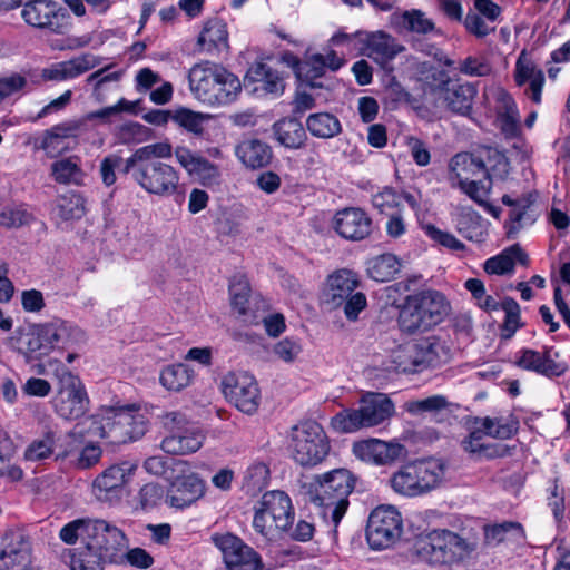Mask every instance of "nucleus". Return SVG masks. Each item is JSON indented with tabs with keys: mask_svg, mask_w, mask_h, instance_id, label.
<instances>
[{
	"mask_svg": "<svg viewBox=\"0 0 570 570\" xmlns=\"http://www.w3.org/2000/svg\"><path fill=\"white\" fill-rule=\"evenodd\" d=\"M515 364L547 377L561 376L568 370L567 363L560 361V354L553 347H544L542 353L534 350H524Z\"/></svg>",
	"mask_w": 570,
	"mask_h": 570,
	"instance_id": "obj_24",
	"label": "nucleus"
},
{
	"mask_svg": "<svg viewBox=\"0 0 570 570\" xmlns=\"http://www.w3.org/2000/svg\"><path fill=\"white\" fill-rule=\"evenodd\" d=\"M148 417L136 405L104 407L76 425V433L106 439L110 444L136 441L148 430Z\"/></svg>",
	"mask_w": 570,
	"mask_h": 570,
	"instance_id": "obj_1",
	"label": "nucleus"
},
{
	"mask_svg": "<svg viewBox=\"0 0 570 570\" xmlns=\"http://www.w3.org/2000/svg\"><path fill=\"white\" fill-rule=\"evenodd\" d=\"M214 544L222 551L229 570H262L259 554L232 533L214 534Z\"/></svg>",
	"mask_w": 570,
	"mask_h": 570,
	"instance_id": "obj_14",
	"label": "nucleus"
},
{
	"mask_svg": "<svg viewBox=\"0 0 570 570\" xmlns=\"http://www.w3.org/2000/svg\"><path fill=\"white\" fill-rule=\"evenodd\" d=\"M134 465L129 462L117 463L105 469L92 483V493L101 502L118 501L122 488L134 472Z\"/></svg>",
	"mask_w": 570,
	"mask_h": 570,
	"instance_id": "obj_16",
	"label": "nucleus"
},
{
	"mask_svg": "<svg viewBox=\"0 0 570 570\" xmlns=\"http://www.w3.org/2000/svg\"><path fill=\"white\" fill-rule=\"evenodd\" d=\"M101 58L92 53H82L70 60L59 61L42 69L41 77L49 81H66L98 67Z\"/></svg>",
	"mask_w": 570,
	"mask_h": 570,
	"instance_id": "obj_27",
	"label": "nucleus"
},
{
	"mask_svg": "<svg viewBox=\"0 0 570 570\" xmlns=\"http://www.w3.org/2000/svg\"><path fill=\"white\" fill-rule=\"evenodd\" d=\"M537 197L535 191L521 195L504 194L501 197V203L508 207L504 223L508 238H514L521 229L535 223L538 218V212L534 208Z\"/></svg>",
	"mask_w": 570,
	"mask_h": 570,
	"instance_id": "obj_15",
	"label": "nucleus"
},
{
	"mask_svg": "<svg viewBox=\"0 0 570 570\" xmlns=\"http://www.w3.org/2000/svg\"><path fill=\"white\" fill-rule=\"evenodd\" d=\"M529 263L528 254L519 244H513L501 250V276L511 275L518 264L527 267Z\"/></svg>",
	"mask_w": 570,
	"mask_h": 570,
	"instance_id": "obj_59",
	"label": "nucleus"
},
{
	"mask_svg": "<svg viewBox=\"0 0 570 570\" xmlns=\"http://www.w3.org/2000/svg\"><path fill=\"white\" fill-rule=\"evenodd\" d=\"M49 352L53 350H69L85 342V333L72 323L53 318L47 323L39 324Z\"/></svg>",
	"mask_w": 570,
	"mask_h": 570,
	"instance_id": "obj_25",
	"label": "nucleus"
},
{
	"mask_svg": "<svg viewBox=\"0 0 570 570\" xmlns=\"http://www.w3.org/2000/svg\"><path fill=\"white\" fill-rule=\"evenodd\" d=\"M499 434V425L489 417L475 419L470 428V433L462 441L465 451L472 453L478 459H492L499 455V448L491 443Z\"/></svg>",
	"mask_w": 570,
	"mask_h": 570,
	"instance_id": "obj_19",
	"label": "nucleus"
},
{
	"mask_svg": "<svg viewBox=\"0 0 570 570\" xmlns=\"http://www.w3.org/2000/svg\"><path fill=\"white\" fill-rule=\"evenodd\" d=\"M53 213L62 220L80 219L85 213V199L75 191L59 196L56 200Z\"/></svg>",
	"mask_w": 570,
	"mask_h": 570,
	"instance_id": "obj_46",
	"label": "nucleus"
},
{
	"mask_svg": "<svg viewBox=\"0 0 570 570\" xmlns=\"http://www.w3.org/2000/svg\"><path fill=\"white\" fill-rule=\"evenodd\" d=\"M219 78L217 80V87H215V105H229L236 101L237 97L242 92V83L237 76L229 72L223 67Z\"/></svg>",
	"mask_w": 570,
	"mask_h": 570,
	"instance_id": "obj_45",
	"label": "nucleus"
},
{
	"mask_svg": "<svg viewBox=\"0 0 570 570\" xmlns=\"http://www.w3.org/2000/svg\"><path fill=\"white\" fill-rule=\"evenodd\" d=\"M365 428L383 423L394 412L392 401L382 393H367L361 400L358 407Z\"/></svg>",
	"mask_w": 570,
	"mask_h": 570,
	"instance_id": "obj_32",
	"label": "nucleus"
},
{
	"mask_svg": "<svg viewBox=\"0 0 570 570\" xmlns=\"http://www.w3.org/2000/svg\"><path fill=\"white\" fill-rule=\"evenodd\" d=\"M333 228L345 239L362 240L371 234L372 218L361 208L346 207L334 215Z\"/></svg>",
	"mask_w": 570,
	"mask_h": 570,
	"instance_id": "obj_21",
	"label": "nucleus"
},
{
	"mask_svg": "<svg viewBox=\"0 0 570 570\" xmlns=\"http://www.w3.org/2000/svg\"><path fill=\"white\" fill-rule=\"evenodd\" d=\"M402 533V518L392 505L375 508L367 521L366 540L374 550L387 549Z\"/></svg>",
	"mask_w": 570,
	"mask_h": 570,
	"instance_id": "obj_11",
	"label": "nucleus"
},
{
	"mask_svg": "<svg viewBox=\"0 0 570 570\" xmlns=\"http://www.w3.org/2000/svg\"><path fill=\"white\" fill-rule=\"evenodd\" d=\"M515 80L519 86L529 85L528 95L533 104L541 102L544 75L533 62L519 58L515 66Z\"/></svg>",
	"mask_w": 570,
	"mask_h": 570,
	"instance_id": "obj_37",
	"label": "nucleus"
},
{
	"mask_svg": "<svg viewBox=\"0 0 570 570\" xmlns=\"http://www.w3.org/2000/svg\"><path fill=\"white\" fill-rule=\"evenodd\" d=\"M96 519L90 518H80L72 520L65 524L60 532L59 538L61 541H63L66 544H75L79 538H81L85 543L87 544L88 539L90 537V532L88 531L89 525L94 523Z\"/></svg>",
	"mask_w": 570,
	"mask_h": 570,
	"instance_id": "obj_56",
	"label": "nucleus"
},
{
	"mask_svg": "<svg viewBox=\"0 0 570 570\" xmlns=\"http://www.w3.org/2000/svg\"><path fill=\"white\" fill-rule=\"evenodd\" d=\"M501 309L504 312V323L501 325V338H511L523 326L520 317V306L511 297L501 298Z\"/></svg>",
	"mask_w": 570,
	"mask_h": 570,
	"instance_id": "obj_53",
	"label": "nucleus"
},
{
	"mask_svg": "<svg viewBox=\"0 0 570 570\" xmlns=\"http://www.w3.org/2000/svg\"><path fill=\"white\" fill-rule=\"evenodd\" d=\"M425 354V351H421V342L404 346L395 356L397 368L405 373H417L431 367L423 362L428 358Z\"/></svg>",
	"mask_w": 570,
	"mask_h": 570,
	"instance_id": "obj_43",
	"label": "nucleus"
},
{
	"mask_svg": "<svg viewBox=\"0 0 570 570\" xmlns=\"http://www.w3.org/2000/svg\"><path fill=\"white\" fill-rule=\"evenodd\" d=\"M210 114L195 112L193 109H176L173 114V121L195 135L203 134L204 126L212 120Z\"/></svg>",
	"mask_w": 570,
	"mask_h": 570,
	"instance_id": "obj_52",
	"label": "nucleus"
},
{
	"mask_svg": "<svg viewBox=\"0 0 570 570\" xmlns=\"http://www.w3.org/2000/svg\"><path fill=\"white\" fill-rule=\"evenodd\" d=\"M79 131L77 124H62L53 126L45 131L40 148L45 150L47 156L55 158L76 145V138Z\"/></svg>",
	"mask_w": 570,
	"mask_h": 570,
	"instance_id": "obj_31",
	"label": "nucleus"
},
{
	"mask_svg": "<svg viewBox=\"0 0 570 570\" xmlns=\"http://www.w3.org/2000/svg\"><path fill=\"white\" fill-rule=\"evenodd\" d=\"M16 542L8 544L0 553V570H9L14 566L26 567L30 563V542L23 534L14 537Z\"/></svg>",
	"mask_w": 570,
	"mask_h": 570,
	"instance_id": "obj_41",
	"label": "nucleus"
},
{
	"mask_svg": "<svg viewBox=\"0 0 570 570\" xmlns=\"http://www.w3.org/2000/svg\"><path fill=\"white\" fill-rule=\"evenodd\" d=\"M46 338L41 331L40 325L33 327V330L26 334L20 340V351L27 356L29 360H40L41 357L48 355L49 348L46 343Z\"/></svg>",
	"mask_w": 570,
	"mask_h": 570,
	"instance_id": "obj_49",
	"label": "nucleus"
},
{
	"mask_svg": "<svg viewBox=\"0 0 570 570\" xmlns=\"http://www.w3.org/2000/svg\"><path fill=\"white\" fill-rule=\"evenodd\" d=\"M401 262L393 254H383L374 257L367 267L368 276L376 282H389L401 271Z\"/></svg>",
	"mask_w": 570,
	"mask_h": 570,
	"instance_id": "obj_44",
	"label": "nucleus"
},
{
	"mask_svg": "<svg viewBox=\"0 0 570 570\" xmlns=\"http://www.w3.org/2000/svg\"><path fill=\"white\" fill-rule=\"evenodd\" d=\"M330 442L322 425L308 420L292 429L291 450L296 463L315 466L324 461L330 452Z\"/></svg>",
	"mask_w": 570,
	"mask_h": 570,
	"instance_id": "obj_7",
	"label": "nucleus"
},
{
	"mask_svg": "<svg viewBox=\"0 0 570 570\" xmlns=\"http://www.w3.org/2000/svg\"><path fill=\"white\" fill-rule=\"evenodd\" d=\"M193 372L185 364L166 366L160 373L161 385L169 391H180L190 384Z\"/></svg>",
	"mask_w": 570,
	"mask_h": 570,
	"instance_id": "obj_47",
	"label": "nucleus"
},
{
	"mask_svg": "<svg viewBox=\"0 0 570 570\" xmlns=\"http://www.w3.org/2000/svg\"><path fill=\"white\" fill-rule=\"evenodd\" d=\"M421 351H425V364L436 367L450 358V347L440 337L431 336L421 341Z\"/></svg>",
	"mask_w": 570,
	"mask_h": 570,
	"instance_id": "obj_54",
	"label": "nucleus"
},
{
	"mask_svg": "<svg viewBox=\"0 0 570 570\" xmlns=\"http://www.w3.org/2000/svg\"><path fill=\"white\" fill-rule=\"evenodd\" d=\"M272 130L275 140L287 149H301L307 140L303 124L294 117L279 119L273 125Z\"/></svg>",
	"mask_w": 570,
	"mask_h": 570,
	"instance_id": "obj_33",
	"label": "nucleus"
},
{
	"mask_svg": "<svg viewBox=\"0 0 570 570\" xmlns=\"http://www.w3.org/2000/svg\"><path fill=\"white\" fill-rule=\"evenodd\" d=\"M121 77L119 71H109V68H102L88 77V82L94 86L95 95L100 101V97L107 90L117 89Z\"/></svg>",
	"mask_w": 570,
	"mask_h": 570,
	"instance_id": "obj_60",
	"label": "nucleus"
},
{
	"mask_svg": "<svg viewBox=\"0 0 570 570\" xmlns=\"http://www.w3.org/2000/svg\"><path fill=\"white\" fill-rule=\"evenodd\" d=\"M504 115L501 114V132L504 135L505 142L509 147L501 150V167H512V165L523 161L527 158L528 151L525 142L520 136L521 127L520 121L514 117L515 109H507Z\"/></svg>",
	"mask_w": 570,
	"mask_h": 570,
	"instance_id": "obj_22",
	"label": "nucleus"
},
{
	"mask_svg": "<svg viewBox=\"0 0 570 570\" xmlns=\"http://www.w3.org/2000/svg\"><path fill=\"white\" fill-rule=\"evenodd\" d=\"M88 529L87 553L105 564L125 563V550L129 542L122 530L102 519H96Z\"/></svg>",
	"mask_w": 570,
	"mask_h": 570,
	"instance_id": "obj_9",
	"label": "nucleus"
},
{
	"mask_svg": "<svg viewBox=\"0 0 570 570\" xmlns=\"http://www.w3.org/2000/svg\"><path fill=\"white\" fill-rule=\"evenodd\" d=\"M355 487V478L346 469H335L315 478L311 483L308 501L318 510L320 517L331 524L335 537L337 527L347 511L348 495Z\"/></svg>",
	"mask_w": 570,
	"mask_h": 570,
	"instance_id": "obj_3",
	"label": "nucleus"
},
{
	"mask_svg": "<svg viewBox=\"0 0 570 570\" xmlns=\"http://www.w3.org/2000/svg\"><path fill=\"white\" fill-rule=\"evenodd\" d=\"M129 158L124 159L117 154L106 156L100 163V175L102 183L106 186H111L116 183V170L122 174H130L131 170H126Z\"/></svg>",
	"mask_w": 570,
	"mask_h": 570,
	"instance_id": "obj_58",
	"label": "nucleus"
},
{
	"mask_svg": "<svg viewBox=\"0 0 570 570\" xmlns=\"http://www.w3.org/2000/svg\"><path fill=\"white\" fill-rule=\"evenodd\" d=\"M223 67L205 61L190 68L188 72L189 87L195 97L203 104L215 105L214 89L217 87Z\"/></svg>",
	"mask_w": 570,
	"mask_h": 570,
	"instance_id": "obj_26",
	"label": "nucleus"
},
{
	"mask_svg": "<svg viewBox=\"0 0 570 570\" xmlns=\"http://www.w3.org/2000/svg\"><path fill=\"white\" fill-rule=\"evenodd\" d=\"M175 156L180 166L194 180L207 188L219 186L222 173L216 164L181 146L175 149Z\"/></svg>",
	"mask_w": 570,
	"mask_h": 570,
	"instance_id": "obj_17",
	"label": "nucleus"
},
{
	"mask_svg": "<svg viewBox=\"0 0 570 570\" xmlns=\"http://www.w3.org/2000/svg\"><path fill=\"white\" fill-rule=\"evenodd\" d=\"M458 232L466 239L473 240L482 234V218L470 206H458L452 213Z\"/></svg>",
	"mask_w": 570,
	"mask_h": 570,
	"instance_id": "obj_40",
	"label": "nucleus"
},
{
	"mask_svg": "<svg viewBox=\"0 0 570 570\" xmlns=\"http://www.w3.org/2000/svg\"><path fill=\"white\" fill-rule=\"evenodd\" d=\"M358 286L360 279L355 272L337 269L327 276L321 302L331 309L343 306L346 318L354 322L367 305L365 294L356 291Z\"/></svg>",
	"mask_w": 570,
	"mask_h": 570,
	"instance_id": "obj_6",
	"label": "nucleus"
},
{
	"mask_svg": "<svg viewBox=\"0 0 570 570\" xmlns=\"http://www.w3.org/2000/svg\"><path fill=\"white\" fill-rule=\"evenodd\" d=\"M136 500L142 511H151L161 502H166V489L159 483H146L138 491Z\"/></svg>",
	"mask_w": 570,
	"mask_h": 570,
	"instance_id": "obj_55",
	"label": "nucleus"
},
{
	"mask_svg": "<svg viewBox=\"0 0 570 570\" xmlns=\"http://www.w3.org/2000/svg\"><path fill=\"white\" fill-rule=\"evenodd\" d=\"M362 55L368 57L383 69H387L394 58L405 50L394 37L384 32L358 33Z\"/></svg>",
	"mask_w": 570,
	"mask_h": 570,
	"instance_id": "obj_18",
	"label": "nucleus"
},
{
	"mask_svg": "<svg viewBox=\"0 0 570 570\" xmlns=\"http://www.w3.org/2000/svg\"><path fill=\"white\" fill-rule=\"evenodd\" d=\"M204 482L196 474L176 478L166 489V503L171 508L184 509L204 494Z\"/></svg>",
	"mask_w": 570,
	"mask_h": 570,
	"instance_id": "obj_28",
	"label": "nucleus"
},
{
	"mask_svg": "<svg viewBox=\"0 0 570 570\" xmlns=\"http://www.w3.org/2000/svg\"><path fill=\"white\" fill-rule=\"evenodd\" d=\"M479 546V535L466 528L454 532L449 529H433L420 534L414 544V553L433 566L453 567L469 559Z\"/></svg>",
	"mask_w": 570,
	"mask_h": 570,
	"instance_id": "obj_2",
	"label": "nucleus"
},
{
	"mask_svg": "<svg viewBox=\"0 0 570 570\" xmlns=\"http://www.w3.org/2000/svg\"><path fill=\"white\" fill-rule=\"evenodd\" d=\"M372 205L379 213L389 214L400 208L401 195L395 188L385 186L372 195Z\"/></svg>",
	"mask_w": 570,
	"mask_h": 570,
	"instance_id": "obj_62",
	"label": "nucleus"
},
{
	"mask_svg": "<svg viewBox=\"0 0 570 570\" xmlns=\"http://www.w3.org/2000/svg\"><path fill=\"white\" fill-rule=\"evenodd\" d=\"M229 295L232 306L239 315H245L248 309L250 286L247 277L243 274L233 276L229 283Z\"/></svg>",
	"mask_w": 570,
	"mask_h": 570,
	"instance_id": "obj_50",
	"label": "nucleus"
},
{
	"mask_svg": "<svg viewBox=\"0 0 570 570\" xmlns=\"http://www.w3.org/2000/svg\"><path fill=\"white\" fill-rule=\"evenodd\" d=\"M27 86L28 80L21 73L13 72L0 77V104L8 98L22 96Z\"/></svg>",
	"mask_w": 570,
	"mask_h": 570,
	"instance_id": "obj_63",
	"label": "nucleus"
},
{
	"mask_svg": "<svg viewBox=\"0 0 570 570\" xmlns=\"http://www.w3.org/2000/svg\"><path fill=\"white\" fill-rule=\"evenodd\" d=\"M126 170H131V178L146 193L168 197L178 191L179 173L165 161H135L127 164Z\"/></svg>",
	"mask_w": 570,
	"mask_h": 570,
	"instance_id": "obj_10",
	"label": "nucleus"
},
{
	"mask_svg": "<svg viewBox=\"0 0 570 570\" xmlns=\"http://www.w3.org/2000/svg\"><path fill=\"white\" fill-rule=\"evenodd\" d=\"M173 148L167 142H157L138 148L130 157L135 161H163L161 158H170Z\"/></svg>",
	"mask_w": 570,
	"mask_h": 570,
	"instance_id": "obj_61",
	"label": "nucleus"
},
{
	"mask_svg": "<svg viewBox=\"0 0 570 570\" xmlns=\"http://www.w3.org/2000/svg\"><path fill=\"white\" fill-rule=\"evenodd\" d=\"M228 39L227 23L220 18H212L204 23L197 47L200 52L215 56L229 49Z\"/></svg>",
	"mask_w": 570,
	"mask_h": 570,
	"instance_id": "obj_30",
	"label": "nucleus"
},
{
	"mask_svg": "<svg viewBox=\"0 0 570 570\" xmlns=\"http://www.w3.org/2000/svg\"><path fill=\"white\" fill-rule=\"evenodd\" d=\"M237 158L248 168L257 169L267 166L273 157L272 148L259 139H247L235 148Z\"/></svg>",
	"mask_w": 570,
	"mask_h": 570,
	"instance_id": "obj_36",
	"label": "nucleus"
},
{
	"mask_svg": "<svg viewBox=\"0 0 570 570\" xmlns=\"http://www.w3.org/2000/svg\"><path fill=\"white\" fill-rule=\"evenodd\" d=\"M56 433L46 432L42 438L33 440L24 450V459L31 462L45 461L53 454Z\"/></svg>",
	"mask_w": 570,
	"mask_h": 570,
	"instance_id": "obj_51",
	"label": "nucleus"
},
{
	"mask_svg": "<svg viewBox=\"0 0 570 570\" xmlns=\"http://www.w3.org/2000/svg\"><path fill=\"white\" fill-rule=\"evenodd\" d=\"M47 374L55 386L52 406L55 412L65 420H77L88 411L89 397L80 377L72 373L59 360H49Z\"/></svg>",
	"mask_w": 570,
	"mask_h": 570,
	"instance_id": "obj_5",
	"label": "nucleus"
},
{
	"mask_svg": "<svg viewBox=\"0 0 570 570\" xmlns=\"http://www.w3.org/2000/svg\"><path fill=\"white\" fill-rule=\"evenodd\" d=\"M451 304L436 289L426 288L405 296L400 305L397 324L402 333L420 335L441 324L450 314Z\"/></svg>",
	"mask_w": 570,
	"mask_h": 570,
	"instance_id": "obj_4",
	"label": "nucleus"
},
{
	"mask_svg": "<svg viewBox=\"0 0 570 570\" xmlns=\"http://www.w3.org/2000/svg\"><path fill=\"white\" fill-rule=\"evenodd\" d=\"M309 132L317 138H332L342 131V126L336 116L321 111L311 115L306 120Z\"/></svg>",
	"mask_w": 570,
	"mask_h": 570,
	"instance_id": "obj_42",
	"label": "nucleus"
},
{
	"mask_svg": "<svg viewBox=\"0 0 570 570\" xmlns=\"http://www.w3.org/2000/svg\"><path fill=\"white\" fill-rule=\"evenodd\" d=\"M296 77L307 83H315L314 80L325 73V62L322 53H313L304 61L296 60L294 63Z\"/></svg>",
	"mask_w": 570,
	"mask_h": 570,
	"instance_id": "obj_48",
	"label": "nucleus"
},
{
	"mask_svg": "<svg viewBox=\"0 0 570 570\" xmlns=\"http://www.w3.org/2000/svg\"><path fill=\"white\" fill-rule=\"evenodd\" d=\"M167 435L161 441L164 452L186 455L198 451L205 440L203 431L178 411L166 412L161 416Z\"/></svg>",
	"mask_w": 570,
	"mask_h": 570,
	"instance_id": "obj_8",
	"label": "nucleus"
},
{
	"mask_svg": "<svg viewBox=\"0 0 570 570\" xmlns=\"http://www.w3.org/2000/svg\"><path fill=\"white\" fill-rule=\"evenodd\" d=\"M464 288L471 293L481 309L485 312L497 311L499 303L492 296L487 295L482 281L479 278H469L464 282Z\"/></svg>",
	"mask_w": 570,
	"mask_h": 570,
	"instance_id": "obj_64",
	"label": "nucleus"
},
{
	"mask_svg": "<svg viewBox=\"0 0 570 570\" xmlns=\"http://www.w3.org/2000/svg\"><path fill=\"white\" fill-rule=\"evenodd\" d=\"M331 426L340 433H352L365 428L358 409L343 410L331 419Z\"/></svg>",
	"mask_w": 570,
	"mask_h": 570,
	"instance_id": "obj_57",
	"label": "nucleus"
},
{
	"mask_svg": "<svg viewBox=\"0 0 570 570\" xmlns=\"http://www.w3.org/2000/svg\"><path fill=\"white\" fill-rule=\"evenodd\" d=\"M425 494L441 488L445 483L448 465L442 459L429 458L412 462Z\"/></svg>",
	"mask_w": 570,
	"mask_h": 570,
	"instance_id": "obj_34",
	"label": "nucleus"
},
{
	"mask_svg": "<svg viewBox=\"0 0 570 570\" xmlns=\"http://www.w3.org/2000/svg\"><path fill=\"white\" fill-rule=\"evenodd\" d=\"M390 484L394 492L406 498L425 495L424 489L412 462L401 466L396 472H394L390 479Z\"/></svg>",
	"mask_w": 570,
	"mask_h": 570,
	"instance_id": "obj_38",
	"label": "nucleus"
},
{
	"mask_svg": "<svg viewBox=\"0 0 570 570\" xmlns=\"http://www.w3.org/2000/svg\"><path fill=\"white\" fill-rule=\"evenodd\" d=\"M450 175L452 180H473L474 177L482 174L490 179V174L485 164L479 158L469 153H459L454 155L449 164Z\"/></svg>",
	"mask_w": 570,
	"mask_h": 570,
	"instance_id": "obj_35",
	"label": "nucleus"
},
{
	"mask_svg": "<svg viewBox=\"0 0 570 570\" xmlns=\"http://www.w3.org/2000/svg\"><path fill=\"white\" fill-rule=\"evenodd\" d=\"M21 17L29 26L65 33L70 27L69 14L52 0H30L24 3Z\"/></svg>",
	"mask_w": 570,
	"mask_h": 570,
	"instance_id": "obj_12",
	"label": "nucleus"
},
{
	"mask_svg": "<svg viewBox=\"0 0 570 570\" xmlns=\"http://www.w3.org/2000/svg\"><path fill=\"white\" fill-rule=\"evenodd\" d=\"M223 392L240 412L254 414L261 403V391L255 377L246 372L228 373L224 376Z\"/></svg>",
	"mask_w": 570,
	"mask_h": 570,
	"instance_id": "obj_13",
	"label": "nucleus"
},
{
	"mask_svg": "<svg viewBox=\"0 0 570 570\" xmlns=\"http://www.w3.org/2000/svg\"><path fill=\"white\" fill-rule=\"evenodd\" d=\"M51 176L58 184L81 186L86 173L78 156L60 158L51 164Z\"/></svg>",
	"mask_w": 570,
	"mask_h": 570,
	"instance_id": "obj_39",
	"label": "nucleus"
},
{
	"mask_svg": "<svg viewBox=\"0 0 570 570\" xmlns=\"http://www.w3.org/2000/svg\"><path fill=\"white\" fill-rule=\"evenodd\" d=\"M245 88L256 97H277L284 92L285 85L278 71L257 62L246 73Z\"/></svg>",
	"mask_w": 570,
	"mask_h": 570,
	"instance_id": "obj_23",
	"label": "nucleus"
},
{
	"mask_svg": "<svg viewBox=\"0 0 570 570\" xmlns=\"http://www.w3.org/2000/svg\"><path fill=\"white\" fill-rule=\"evenodd\" d=\"M258 504L267 512L274 528L286 531L294 521V510L291 498L279 490L265 492Z\"/></svg>",
	"mask_w": 570,
	"mask_h": 570,
	"instance_id": "obj_29",
	"label": "nucleus"
},
{
	"mask_svg": "<svg viewBox=\"0 0 570 570\" xmlns=\"http://www.w3.org/2000/svg\"><path fill=\"white\" fill-rule=\"evenodd\" d=\"M353 453L357 459L366 463L386 465L405 456L406 449L400 442H385L379 439H368L355 442Z\"/></svg>",
	"mask_w": 570,
	"mask_h": 570,
	"instance_id": "obj_20",
	"label": "nucleus"
}]
</instances>
